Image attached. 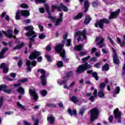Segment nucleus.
<instances>
[{
	"label": "nucleus",
	"instance_id": "1",
	"mask_svg": "<svg viewBox=\"0 0 125 125\" xmlns=\"http://www.w3.org/2000/svg\"><path fill=\"white\" fill-rule=\"evenodd\" d=\"M45 7L46 8V11L48 14V19H50L52 22H54L55 23L56 26H59L60 24L63 21V19L62 17H63V14L62 13L60 14V18L56 19V18L51 16L50 15V12H49V6H48V4L47 3L45 4Z\"/></svg>",
	"mask_w": 125,
	"mask_h": 125
},
{
	"label": "nucleus",
	"instance_id": "2",
	"mask_svg": "<svg viewBox=\"0 0 125 125\" xmlns=\"http://www.w3.org/2000/svg\"><path fill=\"white\" fill-rule=\"evenodd\" d=\"M25 30L26 31H28L27 33H26V36L27 37H32L31 38H30V42L29 44V46L30 48L32 47V42L35 41L34 39V38H36L37 36H38V34L37 33H35L34 31V27L32 25H29L27 26L24 27Z\"/></svg>",
	"mask_w": 125,
	"mask_h": 125
},
{
	"label": "nucleus",
	"instance_id": "3",
	"mask_svg": "<svg viewBox=\"0 0 125 125\" xmlns=\"http://www.w3.org/2000/svg\"><path fill=\"white\" fill-rule=\"evenodd\" d=\"M63 46H64V44H59L56 46L55 50L57 52L60 53V56L63 58L65 62H68V60L65 56V50L63 49Z\"/></svg>",
	"mask_w": 125,
	"mask_h": 125
},
{
	"label": "nucleus",
	"instance_id": "4",
	"mask_svg": "<svg viewBox=\"0 0 125 125\" xmlns=\"http://www.w3.org/2000/svg\"><path fill=\"white\" fill-rule=\"evenodd\" d=\"M73 76V72L72 71H70L66 74V76L64 77L63 80L61 81L60 80H58L57 81V83L59 85H62V84H64V88H67V89H69V87H68L67 85V82H68V78L69 77H71Z\"/></svg>",
	"mask_w": 125,
	"mask_h": 125
},
{
	"label": "nucleus",
	"instance_id": "5",
	"mask_svg": "<svg viewBox=\"0 0 125 125\" xmlns=\"http://www.w3.org/2000/svg\"><path fill=\"white\" fill-rule=\"evenodd\" d=\"M20 14L23 16L24 17H27L30 15V12L28 10H18L17 11L16 15V20H20L21 17H20Z\"/></svg>",
	"mask_w": 125,
	"mask_h": 125
},
{
	"label": "nucleus",
	"instance_id": "6",
	"mask_svg": "<svg viewBox=\"0 0 125 125\" xmlns=\"http://www.w3.org/2000/svg\"><path fill=\"white\" fill-rule=\"evenodd\" d=\"M90 68H91V66L88 64V63H86L79 66L78 69L76 70V72L77 73H83L85 70H87V69H90Z\"/></svg>",
	"mask_w": 125,
	"mask_h": 125
},
{
	"label": "nucleus",
	"instance_id": "7",
	"mask_svg": "<svg viewBox=\"0 0 125 125\" xmlns=\"http://www.w3.org/2000/svg\"><path fill=\"white\" fill-rule=\"evenodd\" d=\"M38 72L42 74L41 79L42 85H46V76L45 75V71L42 69H40L38 70Z\"/></svg>",
	"mask_w": 125,
	"mask_h": 125
},
{
	"label": "nucleus",
	"instance_id": "8",
	"mask_svg": "<svg viewBox=\"0 0 125 125\" xmlns=\"http://www.w3.org/2000/svg\"><path fill=\"white\" fill-rule=\"evenodd\" d=\"M109 21L108 20L106 19H103L98 21L97 23L95 24V26L96 27H98L99 26L101 29H103L104 23L105 24H109Z\"/></svg>",
	"mask_w": 125,
	"mask_h": 125
},
{
	"label": "nucleus",
	"instance_id": "9",
	"mask_svg": "<svg viewBox=\"0 0 125 125\" xmlns=\"http://www.w3.org/2000/svg\"><path fill=\"white\" fill-rule=\"evenodd\" d=\"M99 114V111L97 108H93L91 110V121L93 122L94 120H96L98 118V114Z\"/></svg>",
	"mask_w": 125,
	"mask_h": 125
},
{
	"label": "nucleus",
	"instance_id": "10",
	"mask_svg": "<svg viewBox=\"0 0 125 125\" xmlns=\"http://www.w3.org/2000/svg\"><path fill=\"white\" fill-rule=\"evenodd\" d=\"M86 31H85V30H84L83 31H78L74 34V37H79V38L77 39V41L79 42L81 40V36H83L84 40H86Z\"/></svg>",
	"mask_w": 125,
	"mask_h": 125
},
{
	"label": "nucleus",
	"instance_id": "11",
	"mask_svg": "<svg viewBox=\"0 0 125 125\" xmlns=\"http://www.w3.org/2000/svg\"><path fill=\"white\" fill-rule=\"evenodd\" d=\"M114 115L115 116V119H117L118 120V123H122V117L121 116L122 115V113L121 111H119V108H116L114 111Z\"/></svg>",
	"mask_w": 125,
	"mask_h": 125
},
{
	"label": "nucleus",
	"instance_id": "12",
	"mask_svg": "<svg viewBox=\"0 0 125 125\" xmlns=\"http://www.w3.org/2000/svg\"><path fill=\"white\" fill-rule=\"evenodd\" d=\"M112 51L113 52V58L114 63L118 65V64H120V61L119 60V57L117 55V52L114 48H112Z\"/></svg>",
	"mask_w": 125,
	"mask_h": 125
},
{
	"label": "nucleus",
	"instance_id": "13",
	"mask_svg": "<svg viewBox=\"0 0 125 125\" xmlns=\"http://www.w3.org/2000/svg\"><path fill=\"white\" fill-rule=\"evenodd\" d=\"M29 94L31 97H32L35 101H37L39 99V96L37 92H36V90L29 89Z\"/></svg>",
	"mask_w": 125,
	"mask_h": 125
},
{
	"label": "nucleus",
	"instance_id": "14",
	"mask_svg": "<svg viewBox=\"0 0 125 125\" xmlns=\"http://www.w3.org/2000/svg\"><path fill=\"white\" fill-rule=\"evenodd\" d=\"M42 54V53L38 51H34L29 56V59L30 60H34V59H36L38 56H40Z\"/></svg>",
	"mask_w": 125,
	"mask_h": 125
},
{
	"label": "nucleus",
	"instance_id": "15",
	"mask_svg": "<svg viewBox=\"0 0 125 125\" xmlns=\"http://www.w3.org/2000/svg\"><path fill=\"white\" fill-rule=\"evenodd\" d=\"M121 12V9H118L115 11L110 12V17H109V20L111 19H115L117 18V16H119V14H120V12Z\"/></svg>",
	"mask_w": 125,
	"mask_h": 125
},
{
	"label": "nucleus",
	"instance_id": "16",
	"mask_svg": "<svg viewBox=\"0 0 125 125\" xmlns=\"http://www.w3.org/2000/svg\"><path fill=\"white\" fill-rule=\"evenodd\" d=\"M3 34H4L6 37H7L9 39H11V38H14V39H16V36H13V31L11 29H9L7 31V33L5 31H2Z\"/></svg>",
	"mask_w": 125,
	"mask_h": 125
},
{
	"label": "nucleus",
	"instance_id": "17",
	"mask_svg": "<svg viewBox=\"0 0 125 125\" xmlns=\"http://www.w3.org/2000/svg\"><path fill=\"white\" fill-rule=\"evenodd\" d=\"M31 65H32L34 67H35L37 65V62H36V61H34L31 62V61L27 60L26 65L27 66V70L29 72H31Z\"/></svg>",
	"mask_w": 125,
	"mask_h": 125
},
{
	"label": "nucleus",
	"instance_id": "18",
	"mask_svg": "<svg viewBox=\"0 0 125 125\" xmlns=\"http://www.w3.org/2000/svg\"><path fill=\"white\" fill-rule=\"evenodd\" d=\"M0 89L1 90H3L4 92H5L6 93H8V94H10V93H11L12 92L11 89H6V85H1Z\"/></svg>",
	"mask_w": 125,
	"mask_h": 125
},
{
	"label": "nucleus",
	"instance_id": "19",
	"mask_svg": "<svg viewBox=\"0 0 125 125\" xmlns=\"http://www.w3.org/2000/svg\"><path fill=\"white\" fill-rule=\"evenodd\" d=\"M96 42H97V45H100V44H102L104 42V39H103V37H96Z\"/></svg>",
	"mask_w": 125,
	"mask_h": 125
},
{
	"label": "nucleus",
	"instance_id": "20",
	"mask_svg": "<svg viewBox=\"0 0 125 125\" xmlns=\"http://www.w3.org/2000/svg\"><path fill=\"white\" fill-rule=\"evenodd\" d=\"M8 50V48L4 47V48L2 49L1 52H0V59L5 58L6 56L4 55V53L6 52Z\"/></svg>",
	"mask_w": 125,
	"mask_h": 125
},
{
	"label": "nucleus",
	"instance_id": "21",
	"mask_svg": "<svg viewBox=\"0 0 125 125\" xmlns=\"http://www.w3.org/2000/svg\"><path fill=\"white\" fill-rule=\"evenodd\" d=\"M17 106L19 109H21V110H23V111H26V106L20 103L19 102H17L16 103Z\"/></svg>",
	"mask_w": 125,
	"mask_h": 125
},
{
	"label": "nucleus",
	"instance_id": "22",
	"mask_svg": "<svg viewBox=\"0 0 125 125\" xmlns=\"http://www.w3.org/2000/svg\"><path fill=\"white\" fill-rule=\"evenodd\" d=\"M0 68H2L3 72L4 74L8 72V67L5 65V63H2L0 64Z\"/></svg>",
	"mask_w": 125,
	"mask_h": 125
},
{
	"label": "nucleus",
	"instance_id": "23",
	"mask_svg": "<svg viewBox=\"0 0 125 125\" xmlns=\"http://www.w3.org/2000/svg\"><path fill=\"white\" fill-rule=\"evenodd\" d=\"M70 100L75 103V104H80V100L78 99L76 97H72L70 98Z\"/></svg>",
	"mask_w": 125,
	"mask_h": 125
},
{
	"label": "nucleus",
	"instance_id": "24",
	"mask_svg": "<svg viewBox=\"0 0 125 125\" xmlns=\"http://www.w3.org/2000/svg\"><path fill=\"white\" fill-rule=\"evenodd\" d=\"M94 96H91L89 100L91 101V102H94V98L95 97H97V90L95 89L94 92L93 93Z\"/></svg>",
	"mask_w": 125,
	"mask_h": 125
},
{
	"label": "nucleus",
	"instance_id": "25",
	"mask_svg": "<svg viewBox=\"0 0 125 125\" xmlns=\"http://www.w3.org/2000/svg\"><path fill=\"white\" fill-rule=\"evenodd\" d=\"M68 112L70 115V116H76L77 115V110H73L72 111V109L69 108L68 109Z\"/></svg>",
	"mask_w": 125,
	"mask_h": 125
},
{
	"label": "nucleus",
	"instance_id": "26",
	"mask_svg": "<svg viewBox=\"0 0 125 125\" xmlns=\"http://www.w3.org/2000/svg\"><path fill=\"white\" fill-rule=\"evenodd\" d=\"M55 119L53 116L51 115L50 116H48L47 121L50 123V124H52L54 123Z\"/></svg>",
	"mask_w": 125,
	"mask_h": 125
},
{
	"label": "nucleus",
	"instance_id": "27",
	"mask_svg": "<svg viewBox=\"0 0 125 125\" xmlns=\"http://www.w3.org/2000/svg\"><path fill=\"white\" fill-rule=\"evenodd\" d=\"M17 91L21 95H23L25 94V90H24V88H23V87H19Z\"/></svg>",
	"mask_w": 125,
	"mask_h": 125
},
{
	"label": "nucleus",
	"instance_id": "28",
	"mask_svg": "<svg viewBox=\"0 0 125 125\" xmlns=\"http://www.w3.org/2000/svg\"><path fill=\"white\" fill-rule=\"evenodd\" d=\"M60 7L61 9H62L63 11H64L65 12H67V11H68V7L64 5L63 3L60 4Z\"/></svg>",
	"mask_w": 125,
	"mask_h": 125
},
{
	"label": "nucleus",
	"instance_id": "29",
	"mask_svg": "<svg viewBox=\"0 0 125 125\" xmlns=\"http://www.w3.org/2000/svg\"><path fill=\"white\" fill-rule=\"evenodd\" d=\"M90 21H91V18H90V16H86L84 21V24H85L86 25H87V24H89Z\"/></svg>",
	"mask_w": 125,
	"mask_h": 125
},
{
	"label": "nucleus",
	"instance_id": "30",
	"mask_svg": "<svg viewBox=\"0 0 125 125\" xmlns=\"http://www.w3.org/2000/svg\"><path fill=\"white\" fill-rule=\"evenodd\" d=\"M23 46H25V44L23 42H21L19 45L14 47L13 48V50H16V49H20L21 48H22Z\"/></svg>",
	"mask_w": 125,
	"mask_h": 125
},
{
	"label": "nucleus",
	"instance_id": "31",
	"mask_svg": "<svg viewBox=\"0 0 125 125\" xmlns=\"http://www.w3.org/2000/svg\"><path fill=\"white\" fill-rule=\"evenodd\" d=\"M84 7L85 8V12H86L87 11V9H88V7H89V3L87 0L84 1Z\"/></svg>",
	"mask_w": 125,
	"mask_h": 125
},
{
	"label": "nucleus",
	"instance_id": "32",
	"mask_svg": "<svg viewBox=\"0 0 125 125\" xmlns=\"http://www.w3.org/2000/svg\"><path fill=\"white\" fill-rule=\"evenodd\" d=\"M83 48V45L80 44L79 45H76L74 47V49L77 51H81Z\"/></svg>",
	"mask_w": 125,
	"mask_h": 125
},
{
	"label": "nucleus",
	"instance_id": "33",
	"mask_svg": "<svg viewBox=\"0 0 125 125\" xmlns=\"http://www.w3.org/2000/svg\"><path fill=\"white\" fill-rule=\"evenodd\" d=\"M52 8L53 11H54V9H58V11H61V8H60V6L58 5H52Z\"/></svg>",
	"mask_w": 125,
	"mask_h": 125
},
{
	"label": "nucleus",
	"instance_id": "34",
	"mask_svg": "<svg viewBox=\"0 0 125 125\" xmlns=\"http://www.w3.org/2000/svg\"><path fill=\"white\" fill-rule=\"evenodd\" d=\"M98 96L101 98H103V97H104V92H103V90H100L98 93Z\"/></svg>",
	"mask_w": 125,
	"mask_h": 125
},
{
	"label": "nucleus",
	"instance_id": "35",
	"mask_svg": "<svg viewBox=\"0 0 125 125\" xmlns=\"http://www.w3.org/2000/svg\"><path fill=\"white\" fill-rule=\"evenodd\" d=\"M103 71H108L109 70V65L106 63L102 67Z\"/></svg>",
	"mask_w": 125,
	"mask_h": 125
},
{
	"label": "nucleus",
	"instance_id": "36",
	"mask_svg": "<svg viewBox=\"0 0 125 125\" xmlns=\"http://www.w3.org/2000/svg\"><path fill=\"white\" fill-rule=\"evenodd\" d=\"M83 13H79L77 16H74V19H81L83 17Z\"/></svg>",
	"mask_w": 125,
	"mask_h": 125
},
{
	"label": "nucleus",
	"instance_id": "37",
	"mask_svg": "<svg viewBox=\"0 0 125 125\" xmlns=\"http://www.w3.org/2000/svg\"><path fill=\"white\" fill-rule=\"evenodd\" d=\"M46 105L47 106V107H50L52 108H55V107H56V104L52 103H47Z\"/></svg>",
	"mask_w": 125,
	"mask_h": 125
},
{
	"label": "nucleus",
	"instance_id": "38",
	"mask_svg": "<svg viewBox=\"0 0 125 125\" xmlns=\"http://www.w3.org/2000/svg\"><path fill=\"white\" fill-rule=\"evenodd\" d=\"M57 65L58 68H61V67H63V62L59 61L57 62Z\"/></svg>",
	"mask_w": 125,
	"mask_h": 125
},
{
	"label": "nucleus",
	"instance_id": "39",
	"mask_svg": "<svg viewBox=\"0 0 125 125\" xmlns=\"http://www.w3.org/2000/svg\"><path fill=\"white\" fill-rule=\"evenodd\" d=\"M45 35H44V34L43 33H41L39 34V38L41 40H43V39H45Z\"/></svg>",
	"mask_w": 125,
	"mask_h": 125
},
{
	"label": "nucleus",
	"instance_id": "40",
	"mask_svg": "<svg viewBox=\"0 0 125 125\" xmlns=\"http://www.w3.org/2000/svg\"><path fill=\"white\" fill-rule=\"evenodd\" d=\"M93 78H94L96 81H98V76H97V73L96 72H93L92 74Z\"/></svg>",
	"mask_w": 125,
	"mask_h": 125
},
{
	"label": "nucleus",
	"instance_id": "41",
	"mask_svg": "<svg viewBox=\"0 0 125 125\" xmlns=\"http://www.w3.org/2000/svg\"><path fill=\"white\" fill-rule=\"evenodd\" d=\"M40 93L42 96H45L47 94V91L46 90H43L40 92Z\"/></svg>",
	"mask_w": 125,
	"mask_h": 125
},
{
	"label": "nucleus",
	"instance_id": "42",
	"mask_svg": "<svg viewBox=\"0 0 125 125\" xmlns=\"http://www.w3.org/2000/svg\"><path fill=\"white\" fill-rule=\"evenodd\" d=\"M115 94H119L120 93V87H116L114 90Z\"/></svg>",
	"mask_w": 125,
	"mask_h": 125
},
{
	"label": "nucleus",
	"instance_id": "43",
	"mask_svg": "<svg viewBox=\"0 0 125 125\" xmlns=\"http://www.w3.org/2000/svg\"><path fill=\"white\" fill-rule=\"evenodd\" d=\"M106 84L104 83H101L100 84V88L101 90H103V88H104V87H105Z\"/></svg>",
	"mask_w": 125,
	"mask_h": 125
},
{
	"label": "nucleus",
	"instance_id": "44",
	"mask_svg": "<svg viewBox=\"0 0 125 125\" xmlns=\"http://www.w3.org/2000/svg\"><path fill=\"white\" fill-rule=\"evenodd\" d=\"M45 58H46L47 61H48L49 62H51V57H50V56L48 55H46Z\"/></svg>",
	"mask_w": 125,
	"mask_h": 125
},
{
	"label": "nucleus",
	"instance_id": "45",
	"mask_svg": "<svg viewBox=\"0 0 125 125\" xmlns=\"http://www.w3.org/2000/svg\"><path fill=\"white\" fill-rule=\"evenodd\" d=\"M27 81L28 79H27V78H23L19 80V82H20V83H26V82H27Z\"/></svg>",
	"mask_w": 125,
	"mask_h": 125
},
{
	"label": "nucleus",
	"instance_id": "46",
	"mask_svg": "<svg viewBox=\"0 0 125 125\" xmlns=\"http://www.w3.org/2000/svg\"><path fill=\"white\" fill-rule=\"evenodd\" d=\"M23 24H29L31 23V20L30 19H27L23 21Z\"/></svg>",
	"mask_w": 125,
	"mask_h": 125
},
{
	"label": "nucleus",
	"instance_id": "47",
	"mask_svg": "<svg viewBox=\"0 0 125 125\" xmlns=\"http://www.w3.org/2000/svg\"><path fill=\"white\" fill-rule=\"evenodd\" d=\"M90 58V56H88L87 57L84 58L82 59L83 62H85L86 60H88Z\"/></svg>",
	"mask_w": 125,
	"mask_h": 125
},
{
	"label": "nucleus",
	"instance_id": "48",
	"mask_svg": "<svg viewBox=\"0 0 125 125\" xmlns=\"http://www.w3.org/2000/svg\"><path fill=\"white\" fill-rule=\"evenodd\" d=\"M87 54V52L84 51V52H81L80 53V56H83L84 55H86Z\"/></svg>",
	"mask_w": 125,
	"mask_h": 125
},
{
	"label": "nucleus",
	"instance_id": "49",
	"mask_svg": "<svg viewBox=\"0 0 125 125\" xmlns=\"http://www.w3.org/2000/svg\"><path fill=\"white\" fill-rule=\"evenodd\" d=\"M36 2L38 3V2H41L42 3H44L45 2V0H35Z\"/></svg>",
	"mask_w": 125,
	"mask_h": 125
},
{
	"label": "nucleus",
	"instance_id": "50",
	"mask_svg": "<svg viewBox=\"0 0 125 125\" xmlns=\"http://www.w3.org/2000/svg\"><path fill=\"white\" fill-rule=\"evenodd\" d=\"M66 45V46H70L71 45V39L67 40Z\"/></svg>",
	"mask_w": 125,
	"mask_h": 125
},
{
	"label": "nucleus",
	"instance_id": "51",
	"mask_svg": "<svg viewBox=\"0 0 125 125\" xmlns=\"http://www.w3.org/2000/svg\"><path fill=\"white\" fill-rule=\"evenodd\" d=\"M4 79H5V80H7L8 81H9V82H12V81H14V80L9 78V77L7 76H4Z\"/></svg>",
	"mask_w": 125,
	"mask_h": 125
},
{
	"label": "nucleus",
	"instance_id": "52",
	"mask_svg": "<svg viewBox=\"0 0 125 125\" xmlns=\"http://www.w3.org/2000/svg\"><path fill=\"white\" fill-rule=\"evenodd\" d=\"M21 7H22V8H28V5L23 3L21 5Z\"/></svg>",
	"mask_w": 125,
	"mask_h": 125
},
{
	"label": "nucleus",
	"instance_id": "53",
	"mask_svg": "<svg viewBox=\"0 0 125 125\" xmlns=\"http://www.w3.org/2000/svg\"><path fill=\"white\" fill-rule=\"evenodd\" d=\"M107 39L109 40V42H111V44L114 45V41H113V40H112V39H111V38H110L109 36L107 37Z\"/></svg>",
	"mask_w": 125,
	"mask_h": 125
},
{
	"label": "nucleus",
	"instance_id": "54",
	"mask_svg": "<svg viewBox=\"0 0 125 125\" xmlns=\"http://www.w3.org/2000/svg\"><path fill=\"white\" fill-rule=\"evenodd\" d=\"M10 77L14 79L16 77V74H15V73H11L10 74Z\"/></svg>",
	"mask_w": 125,
	"mask_h": 125
},
{
	"label": "nucleus",
	"instance_id": "55",
	"mask_svg": "<svg viewBox=\"0 0 125 125\" xmlns=\"http://www.w3.org/2000/svg\"><path fill=\"white\" fill-rule=\"evenodd\" d=\"M91 61H93L94 62H96V61H97V58L94 57L93 58H92L90 59Z\"/></svg>",
	"mask_w": 125,
	"mask_h": 125
},
{
	"label": "nucleus",
	"instance_id": "56",
	"mask_svg": "<svg viewBox=\"0 0 125 125\" xmlns=\"http://www.w3.org/2000/svg\"><path fill=\"white\" fill-rule=\"evenodd\" d=\"M39 29H40L41 32H42L43 31V26H42L41 24H39Z\"/></svg>",
	"mask_w": 125,
	"mask_h": 125
},
{
	"label": "nucleus",
	"instance_id": "57",
	"mask_svg": "<svg viewBox=\"0 0 125 125\" xmlns=\"http://www.w3.org/2000/svg\"><path fill=\"white\" fill-rule=\"evenodd\" d=\"M76 83L75 82H73L70 85H69V87H68V88H69V87H73L74 86V85H75V84Z\"/></svg>",
	"mask_w": 125,
	"mask_h": 125
},
{
	"label": "nucleus",
	"instance_id": "58",
	"mask_svg": "<svg viewBox=\"0 0 125 125\" xmlns=\"http://www.w3.org/2000/svg\"><path fill=\"white\" fill-rule=\"evenodd\" d=\"M97 49H96V48H95V47L93 48L92 49V51H91V54H93V53L94 52H95V51H96Z\"/></svg>",
	"mask_w": 125,
	"mask_h": 125
},
{
	"label": "nucleus",
	"instance_id": "59",
	"mask_svg": "<svg viewBox=\"0 0 125 125\" xmlns=\"http://www.w3.org/2000/svg\"><path fill=\"white\" fill-rule=\"evenodd\" d=\"M13 112L12 111H6L5 114V115H12Z\"/></svg>",
	"mask_w": 125,
	"mask_h": 125
},
{
	"label": "nucleus",
	"instance_id": "60",
	"mask_svg": "<svg viewBox=\"0 0 125 125\" xmlns=\"http://www.w3.org/2000/svg\"><path fill=\"white\" fill-rule=\"evenodd\" d=\"M5 20H6L7 22H9V20H10L9 15H7L6 16Z\"/></svg>",
	"mask_w": 125,
	"mask_h": 125
},
{
	"label": "nucleus",
	"instance_id": "61",
	"mask_svg": "<svg viewBox=\"0 0 125 125\" xmlns=\"http://www.w3.org/2000/svg\"><path fill=\"white\" fill-rule=\"evenodd\" d=\"M102 51L104 54L107 53L108 52V50L107 49H103Z\"/></svg>",
	"mask_w": 125,
	"mask_h": 125
},
{
	"label": "nucleus",
	"instance_id": "62",
	"mask_svg": "<svg viewBox=\"0 0 125 125\" xmlns=\"http://www.w3.org/2000/svg\"><path fill=\"white\" fill-rule=\"evenodd\" d=\"M23 123L25 125H31V123H29L27 121H24Z\"/></svg>",
	"mask_w": 125,
	"mask_h": 125
},
{
	"label": "nucleus",
	"instance_id": "63",
	"mask_svg": "<svg viewBox=\"0 0 125 125\" xmlns=\"http://www.w3.org/2000/svg\"><path fill=\"white\" fill-rule=\"evenodd\" d=\"M108 120L109 121V123H112V122H113V116H110L108 118Z\"/></svg>",
	"mask_w": 125,
	"mask_h": 125
},
{
	"label": "nucleus",
	"instance_id": "64",
	"mask_svg": "<svg viewBox=\"0 0 125 125\" xmlns=\"http://www.w3.org/2000/svg\"><path fill=\"white\" fill-rule=\"evenodd\" d=\"M34 125H39V119H36Z\"/></svg>",
	"mask_w": 125,
	"mask_h": 125
}]
</instances>
